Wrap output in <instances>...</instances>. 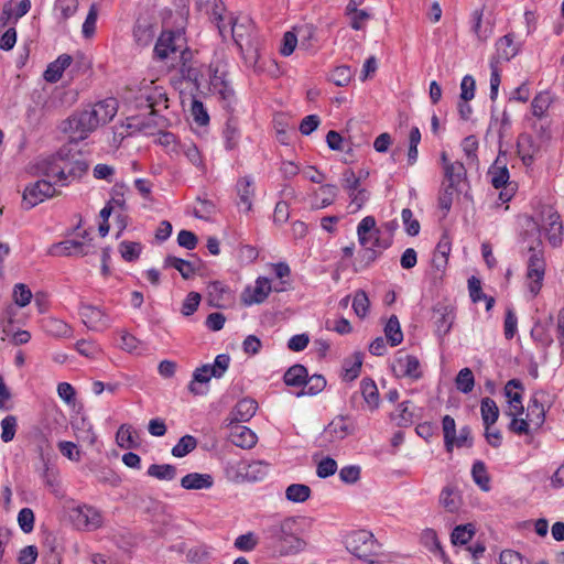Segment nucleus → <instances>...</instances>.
Wrapping results in <instances>:
<instances>
[{"label": "nucleus", "mask_w": 564, "mask_h": 564, "mask_svg": "<svg viewBox=\"0 0 564 564\" xmlns=\"http://www.w3.org/2000/svg\"><path fill=\"white\" fill-rule=\"evenodd\" d=\"M265 533L274 541L281 556L296 555L307 546V542L300 536V523L294 518H285L269 525Z\"/></svg>", "instance_id": "f257e3e1"}, {"label": "nucleus", "mask_w": 564, "mask_h": 564, "mask_svg": "<svg viewBox=\"0 0 564 564\" xmlns=\"http://www.w3.org/2000/svg\"><path fill=\"white\" fill-rule=\"evenodd\" d=\"M528 251L530 253L527 263V278L530 281L529 290L533 295H536L542 288L546 269L542 241L539 237L535 239V243L528 248Z\"/></svg>", "instance_id": "f03ea898"}, {"label": "nucleus", "mask_w": 564, "mask_h": 564, "mask_svg": "<svg viewBox=\"0 0 564 564\" xmlns=\"http://www.w3.org/2000/svg\"><path fill=\"white\" fill-rule=\"evenodd\" d=\"M36 174L46 177L57 178L63 185L66 184L68 176L73 178L79 177L88 170V165L84 161H76L68 170L57 165L55 158L43 159L35 164Z\"/></svg>", "instance_id": "7ed1b4c3"}, {"label": "nucleus", "mask_w": 564, "mask_h": 564, "mask_svg": "<svg viewBox=\"0 0 564 564\" xmlns=\"http://www.w3.org/2000/svg\"><path fill=\"white\" fill-rule=\"evenodd\" d=\"M218 2L221 4L220 0H215L214 2V15L217 21V28L219 34L223 37L227 36V33L230 32L236 45L242 50L245 44L249 43V36L252 31V23L249 19H243L239 21L238 19L230 18L229 20V30H227V25L223 24V17L218 12Z\"/></svg>", "instance_id": "20e7f679"}, {"label": "nucleus", "mask_w": 564, "mask_h": 564, "mask_svg": "<svg viewBox=\"0 0 564 564\" xmlns=\"http://www.w3.org/2000/svg\"><path fill=\"white\" fill-rule=\"evenodd\" d=\"M345 545L349 553L365 561H368L377 550V541L373 534L367 530H357L347 534Z\"/></svg>", "instance_id": "39448f33"}, {"label": "nucleus", "mask_w": 564, "mask_h": 564, "mask_svg": "<svg viewBox=\"0 0 564 564\" xmlns=\"http://www.w3.org/2000/svg\"><path fill=\"white\" fill-rule=\"evenodd\" d=\"M63 131L68 133L72 139L84 140L97 129V121L94 120L91 111L88 108L77 111L63 122Z\"/></svg>", "instance_id": "423d86ee"}, {"label": "nucleus", "mask_w": 564, "mask_h": 564, "mask_svg": "<svg viewBox=\"0 0 564 564\" xmlns=\"http://www.w3.org/2000/svg\"><path fill=\"white\" fill-rule=\"evenodd\" d=\"M70 519L74 525L82 531L90 532L104 525L101 511L89 505H80L73 508Z\"/></svg>", "instance_id": "0eeeda50"}, {"label": "nucleus", "mask_w": 564, "mask_h": 564, "mask_svg": "<svg viewBox=\"0 0 564 564\" xmlns=\"http://www.w3.org/2000/svg\"><path fill=\"white\" fill-rule=\"evenodd\" d=\"M488 176L490 177V183L495 188L498 189L505 187V189L499 193V199L502 203L511 200L514 195V187L509 184V171L501 155H498L494 164L489 167Z\"/></svg>", "instance_id": "6e6552de"}, {"label": "nucleus", "mask_w": 564, "mask_h": 564, "mask_svg": "<svg viewBox=\"0 0 564 564\" xmlns=\"http://www.w3.org/2000/svg\"><path fill=\"white\" fill-rule=\"evenodd\" d=\"M358 241L362 247L372 246L378 247L379 250H384L390 247V240H382L380 238V230L377 228L375 217L366 216L357 226Z\"/></svg>", "instance_id": "1a4fd4ad"}, {"label": "nucleus", "mask_w": 564, "mask_h": 564, "mask_svg": "<svg viewBox=\"0 0 564 564\" xmlns=\"http://www.w3.org/2000/svg\"><path fill=\"white\" fill-rule=\"evenodd\" d=\"M55 195L56 189L51 182L39 180L24 188L22 204L26 209H30Z\"/></svg>", "instance_id": "9d476101"}, {"label": "nucleus", "mask_w": 564, "mask_h": 564, "mask_svg": "<svg viewBox=\"0 0 564 564\" xmlns=\"http://www.w3.org/2000/svg\"><path fill=\"white\" fill-rule=\"evenodd\" d=\"M209 89L214 95H217L223 106L228 111L232 112L236 104V95L234 88L230 86L225 77V74H219L215 69L210 74Z\"/></svg>", "instance_id": "9b49d317"}, {"label": "nucleus", "mask_w": 564, "mask_h": 564, "mask_svg": "<svg viewBox=\"0 0 564 564\" xmlns=\"http://www.w3.org/2000/svg\"><path fill=\"white\" fill-rule=\"evenodd\" d=\"M355 431V424L349 416L337 415L324 429L321 438L326 443H334L346 438Z\"/></svg>", "instance_id": "f8f14e48"}, {"label": "nucleus", "mask_w": 564, "mask_h": 564, "mask_svg": "<svg viewBox=\"0 0 564 564\" xmlns=\"http://www.w3.org/2000/svg\"><path fill=\"white\" fill-rule=\"evenodd\" d=\"M79 314L83 323L91 330L102 332L109 327L110 319L100 307L90 304H82Z\"/></svg>", "instance_id": "ddd939ff"}, {"label": "nucleus", "mask_w": 564, "mask_h": 564, "mask_svg": "<svg viewBox=\"0 0 564 564\" xmlns=\"http://www.w3.org/2000/svg\"><path fill=\"white\" fill-rule=\"evenodd\" d=\"M183 41L184 37L180 32H162L154 46L155 56L160 59L167 58L170 54H174L181 50Z\"/></svg>", "instance_id": "4468645a"}, {"label": "nucleus", "mask_w": 564, "mask_h": 564, "mask_svg": "<svg viewBox=\"0 0 564 564\" xmlns=\"http://www.w3.org/2000/svg\"><path fill=\"white\" fill-rule=\"evenodd\" d=\"M392 370L397 377H408L417 380L422 377L420 370V361L415 356L408 354H400L393 365Z\"/></svg>", "instance_id": "2eb2a0df"}, {"label": "nucleus", "mask_w": 564, "mask_h": 564, "mask_svg": "<svg viewBox=\"0 0 564 564\" xmlns=\"http://www.w3.org/2000/svg\"><path fill=\"white\" fill-rule=\"evenodd\" d=\"M272 291L271 282L267 278H258L253 288H246L241 294V301L245 305L263 303Z\"/></svg>", "instance_id": "dca6fc26"}, {"label": "nucleus", "mask_w": 564, "mask_h": 564, "mask_svg": "<svg viewBox=\"0 0 564 564\" xmlns=\"http://www.w3.org/2000/svg\"><path fill=\"white\" fill-rule=\"evenodd\" d=\"M91 245L85 241L78 240H64L62 242L55 243L50 248V254L57 257H68V256H86L90 252Z\"/></svg>", "instance_id": "f3484780"}, {"label": "nucleus", "mask_w": 564, "mask_h": 564, "mask_svg": "<svg viewBox=\"0 0 564 564\" xmlns=\"http://www.w3.org/2000/svg\"><path fill=\"white\" fill-rule=\"evenodd\" d=\"M230 426L229 440L230 442L241 448H252L258 441L256 433L249 427L239 423L228 424Z\"/></svg>", "instance_id": "a211bd4d"}, {"label": "nucleus", "mask_w": 564, "mask_h": 564, "mask_svg": "<svg viewBox=\"0 0 564 564\" xmlns=\"http://www.w3.org/2000/svg\"><path fill=\"white\" fill-rule=\"evenodd\" d=\"M94 120L97 121V128L112 120L118 111V102L115 98H107L93 106H89Z\"/></svg>", "instance_id": "6ab92c4d"}, {"label": "nucleus", "mask_w": 564, "mask_h": 564, "mask_svg": "<svg viewBox=\"0 0 564 564\" xmlns=\"http://www.w3.org/2000/svg\"><path fill=\"white\" fill-rule=\"evenodd\" d=\"M140 102L145 101V107L151 109V115L155 116L161 109L167 108V95L162 87H153L140 95Z\"/></svg>", "instance_id": "aec40b11"}, {"label": "nucleus", "mask_w": 564, "mask_h": 564, "mask_svg": "<svg viewBox=\"0 0 564 564\" xmlns=\"http://www.w3.org/2000/svg\"><path fill=\"white\" fill-rule=\"evenodd\" d=\"M433 319L436 326V332L440 336L446 335L453 325L454 311L446 305H437L433 310Z\"/></svg>", "instance_id": "412c9836"}, {"label": "nucleus", "mask_w": 564, "mask_h": 564, "mask_svg": "<svg viewBox=\"0 0 564 564\" xmlns=\"http://www.w3.org/2000/svg\"><path fill=\"white\" fill-rule=\"evenodd\" d=\"M258 409V403L256 400L251 398H243L240 400L231 411V420L230 424L232 423H241V422H248L251 420Z\"/></svg>", "instance_id": "4be33fe9"}, {"label": "nucleus", "mask_w": 564, "mask_h": 564, "mask_svg": "<svg viewBox=\"0 0 564 564\" xmlns=\"http://www.w3.org/2000/svg\"><path fill=\"white\" fill-rule=\"evenodd\" d=\"M496 55L492 57L497 63L509 62L519 53V46L513 41L512 34H506L496 42Z\"/></svg>", "instance_id": "5701e85b"}, {"label": "nucleus", "mask_w": 564, "mask_h": 564, "mask_svg": "<svg viewBox=\"0 0 564 564\" xmlns=\"http://www.w3.org/2000/svg\"><path fill=\"white\" fill-rule=\"evenodd\" d=\"M513 389H522V384L517 379H511L505 387V393L508 398L509 410L506 412L507 415L522 414L523 406L521 402V394Z\"/></svg>", "instance_id": "b1692460"}, {"label": "nucleus", "mask_w": 564, "mask_h": 564, "mask_svg": "<svg viewBox=\"0 0 564 564\" xmlns=\"http://www.w3.org/2000/svg\"><path fill=\"white\" fill-rule=\"evenodd\" d=\"M213 484L214 479L208 474L191 473L181 479V486L187 490L208 489Z\"/></svg>", "instance_id": "393cba45"}, {"label": "nucleus", "mask_w": 564, "mask_h": 564, "mask_svg": "<svg viewBox=\"0 0 564 564\" xmlns=\"http://www.w3.org/2000/svg\"><path fill=\"white\" fill-rule=\"evenodd\" d=\"M482 15V10H476L473 12L471 31L480 43L487 42L494 32V23L490 21L484 23Z\"/></svg>", "instance_id": "a878e982"}, {"label": "nucleus", "mask_w": 564, "mask_h": 564, "mask_svg": "<svg viewBox=\"0 0 564 564\" xmlns=\"http://www.w3.org/2000/svg\"><path fill=\"white\" fill-rule=\"evenodd\" d=\"M73 58L68 54H62L58 58L48 64L44 72V79L48 83H56L62 77L63 72L70 65Z\"/></svg>", "instance_id": "bb28decb"}, {"label": "nucleus", "mask_w": 564, "mask_h": 564, "mask_svg": "<svg viewBox=\"0 0 564 564\" xmlns=\"http://www.w3.org/2000/svg\"><path fill=\"white\" fill-rule=\"evenodd\" d=\"M438 502L447 512L454 513L459 510L462 498L458 490L452 486H446L440 494Z\"/></svg>", "instance_id": "cd10ccee"}, {"label": "nucleus", "mask_w": 564, "mask_h": 564, "mask_svg": "<svg viewBox=\"0 0 564 564\" xmlns=\"http://www.w3.org/2000/svg\"><path fill=\"white\" fill-rule=\"evenodd\" d=\"M444 170V178L451 187H458L466 178V169L459 161L453 163H446Z\"/></svg>", "instance_id": "c85d7f7f"}, {"label": "nucleus", "mask_w": 564, "mask_h": 564, "mask_svg": "<svg viewBox=\"0 0 564 564\" xmlns=\"http://www.w3.org/2000/svg\"><path fill=\"white\" fill-rule=\"evenodd\" d=\"M253 182L249 177H241L237 181V193L239 197V204L245 206L246 212H250L252 208V198L254 196Z\"/></svg>", "instance_id": "c756f323"}, {"label": "nucleus", "mask_w": 564, "mask_h": 564, "mask_svg": "<svg viewBox=\"0 0 564 564\" xmlns=\"http://www.w3.org/2000/svg\"><path fill=\"white\" fill-rule=\"evenodd\" d=\"M44 330L54 337L69 338L73 336L72 327L62 319L48 317L43 323Z\"/></svg>", "instance_id": "7c9ffc66"}, {"label": "nucleus", "mask_w": 564, "mask_h": 564, "mask_svg": "<svg viewBox=\"0 0 564 564\" xmlns=\"http://www.w3.org/2000/svg\"><path fill=\"white\" fill-rule=\"evenodd\" d=\"M546 236L549 242L553 247H560L563 241V225L561 217L557 213H551L549 215V225L546 228Z\"/></svg>", "instance_id": "2f4dec72"}, {"label": "nucleus", "mask_w": 564, "mask_h": 564, "mask_svg": "<svg viewBox=\"0 0 564 564\" xmlns=\"http://www.w3.org/2000/svg\"><path fill=\"white\" fill-rule=\"evenodd\" d=\"M525 417L531 423L533 431L539 430L545 421L544 405L536 398L530 400Z\"/></svg>", "instance_id": "473e14b6"}, {"label": "nucleus", "mask_w": 564, "mask_h": 564, "mask_svg": "<svg viewBox=\"0 0 564 564\" xmlns=\"http://www.w3.org/2000/svg\"><path fill=\"white\" fill-rule=\"evenodd\" d=\"M116 442L121 448H137L139 446L138 433L131 425L122 424L116 433Z\"/></svg>", "instance_id": "72a5a7b5"}, {"label": "nucleus", "mask_w": 564, "mask_h": 564, "mask_svg": "<svg viewBox=\"0 0 564 564\" xmlns=\"http://www.w3.org/2000/svg\"><path fill=\"white\" fill-rule=\"evenodd\" d=\"M421 543L433 554L438 555L445 563L447 556L441 545L437 533L433 529H425L421 534Z\"/></svg>", "instance_id": "f704fd0d"}, {"label": "nucleus", "mask_w": 564, "mask_h": 564, "mask_svg": "<svg viewBox=\"0 0 564 564\" xmlns=\"http://www.w3.org/2000/svg\"><path fill=\"white\" fill-rule=\"evenodd\" d=\"M228 294V289L219 281L210 282L207 286L208 303L210 306L223 307Z\"/></svg>", "instance_id": "c9c22d12"}, {"label": "nucleus", "mask_w": 564, "mask_h": 564, "mask_svg": "<svg viewBox=\"0 0 564 564\" xmlns=\"http://www.w3.org/2000/svg\"><path fill=\"white\" fill-rule=\"evenodd\" d=\"M207 367H198L193 373V380L188 384V390L194 395H204L207 393V388L204 384L209 382Z\"/></svg>", "instance_id": "e433bc0d"}, {"label": "nucleus", "mask_w": 564, "mask_h": 564, "mask_svg": "<svg viewBox=\"0 0 564 564\" xmlns=\"http://www.w3.org/2000/svg\"><path fill=\"white\" fill-rule=\"evenodd\" d=\"M174 268L176 269L183 279H191L196 271V267L191 261L174 257L167 256L164 260V268Z\"/></svg>", "instance_id": "4c0bfd02"}, {"label": "nucleus", "mask_w": 564, "mask_h": 564, "mask_svg": "<svg viewBox=\"0 0 564 564\" xmlns=\"http://www.w3.org/2000/svg\"><path fill=\"white\" fill-rule=\"evenodd\" d=\"M307 369L300 364L290 367L283 376V381L289 387H302L306 382Z\"/></svg>", "instance_id": "58836bf2"}, {"label": "nucleus", "mask_w": 564, "mask_h": 564, "mask_svg": "<svg viewBox=\"0 0 564 564\" xmlns=\"http://www.w3.org/2000/svg\"><path fill=\"white\" fill-rule=\"evenodd\" d=\"M361 394L370 409H377L379 405V392L376 382L370 378H365L360 382Z\"/></svg>", "instance_id": "ea45409f"}, {"label": "nucleus", "mask_w": 564, "mask_h": 564, "mask_svg": "<svg viewBox=\"0 0 564 564\" xmlns=\"http://www.w3.org/2000/svg\"><path fill=\"white\" fill-rule=\"evenodd\" d=\"M481 419L485 427L488 430L495 424L499 416V409L496 402L490 398H484L480 404Z\"/></svg>", "instance_id": "a19ab883"}, {"label": "nucleus", "mask_w": 564, "mask_h": 564, "mask_svg": "<svg viewBox=\"0 0 564 564\" xmlns=\"http://www.w3.org/2000/svg\"><path fill=\"white\" fill-rule=\"evenodd\" d=\"M475 532V527L471 523L457 525L451 534V541L454 545H465L474 538Z\"/></svg>", "instance_id": "79ce46f5"}, {"label": "nucleus", "mask_w": 564, "mask_h": 564, "mask_svg": "<svg viewBox=\"0 0 564 564\" xmlns=\"http://www.w3.org/2000/svg\"><path fill=\"white\" fill-rule=\"evenodd\" d=\"M552 102V97L547 91L539 93L531 102L533 116L538 119H543Z\"/></svg>", "instance_id": "37998d69"}, {"label": "nucleus", "mask_w": 564, "mask_h": 564, "mask_svg": "<svg viewBox=\"0 0 564 564\" xmlns=\"http://www.w3.org/2000/svg\"><path fill=\"white\" fill-rule=\"evenodd\" d=\"M229 364H230L229 355L220 354L215 358V361L213 365L206 364V365H203L202 367H207V372H208L209 379H212V378L219 379L227 371Z\"/></svg>", "instance_id": "c03bdc74"}, {"label": "nucleus", "mask_w": 564, "mask_h": 564, "mask_svg": "<svg viewBox=\"0 0 564 564\" xmlns=\"http://www.w3.org/2000/svg\"><path fill=\"white\" fill-rule=\"evenodd\" d=\"M384 334L391 346H398L403 340L400 322L395 315H392L384 327Z\"/></svg>", "instance_id": "a18cd8bd"}, {"label": "nucleus", "mask_w": 564, "mask_h": 564, "mask_svg": "<svg viewBox=\"0 0 564 564\" xmlns=\"http://www.w3.org/2000/svg\"><path fill=\"white\" fill-rule=\"evenodd\" d=\"M148 475L160 480H173L176 477V468L170 464H152L148 468Z\"/></svg>", "instance_id": "49530a36"}, {"label": "nucleus", "mask_w": 564, "mask_h": 564, "mask_svg": "<svg viewBox=\"0 0 564 564\" xmlns=\"http://www.w3.org/2000/svg\"><path fill=\"white\" fill-rule=\"evenodd\" d=\"M311 496V488L303 484H292L285 490L288 500L296 503L306 501Z\"/></svg>", "instance_id": "de8ad7c7"}, {"label": "nucleus", "mask_w": 564, "mask_h": 564, "mask_svg": "<svg viewBox=\"0 0 564 564\" xmlns=\"http://www.w3.org/2000/svg\"><path fill=\"white\" fill-rule=\"evenodd\" d=\"M306 389L300 391L296 395H315L322 392L326 387V379L322 375H313L312 377H306V382L304 383Z\"/></svg>", "instance_id": "09e8293b"}, {"label": "nucleus", "mask_w": 564, "mask_h": 564, "mask_svg": "<svg viewBox=\"0 0 564 564\" xmlns=\"http://www.w3.org/2000/svg\"><path fill=\"white\" fill-rule=\"evenodd\" d=\"M471 475L474 481L479 486V488L484 491H489L490 489V478L488 476L486 466L482 462L477 460L474 463L471 468Z\"/></svg>", "instance_id": "8fccbe9b"}, {"label": "nucleus", "mask_w": 564, "mask_h": 564, "mask_svg": "<svg viewBox=\"0 0 564 564\" xmlns=\"http://www.w3.org/2000/svg\"><path fill=\"white\" fill-rule=\"evenodd\" d=\"M197 446V440L192 435L182 436L177 444L172 448V455L175 457H184Z\"/></svg>", "instance_id": "3c124183"}, {"label": "nucleus", "mask_w": 564, "mask_h": 564, "mask_svg": "<svg viewBox=\"0 0 564 564\" xmlns=\"http://www.w3.org/2000/svg\"><path fill=\"white\" fill-rule=\"evenodd\" d=\"M456 388L463 393H469L475 386V378L469 368H463L455 379Z\"/></svg>", "instance_id": "603ef678"}, {"label": "nucleus", "mask_w": 564, "mask_h": 564, "mask_svg": "<svg viewBox=\"0 0 564 564\" xmlns=\"http://www.w3.org/2000/svg\"><path fill=\"white\" fill-rule=\"evenodd\" d=\"M443 433H444V443L446 451L451 453L454 447L455 434H456V424L455 420L451 415H445L442 421Z\"/></svg>", "instance_id": "864d4df0"}, {"label": "nucleus", "mask_w": 564, "mask_h": 564, "mask_svg": "<svg viewBox=\"0 0 564 564\" xmlns=\"http://www.w3.org/2000/svg\"><path fill=\"white\" fill-rule=\"evenodd\" d=\"M354 76V70L346 65L336 67L329 75L332 80L338 87L347 86Z\"/></svg>", "instance_id": "5fc2aeb1"}, {"label": "nucleus", "mask_w": 564, "mask_h": 564, "mask_svg": "<svg viewBox=\"0 0 564 564\" xmlns=\"http://www.w3.org/2000/svg\"><path fill=\"white\" fill-rule=\"evenodd\" d=\"M224 135L226 139V149L234 150L237 147L239 138V129L237 126V121L234 118L228 119L226 128L224 130Z\"/></svg>", "instance_id": "6e6d98bb"}, {"label": "nucleus", "mask_w": 564, "mask_h": 564, "mask_svg": "<svg viewBox=\"0 0 564 564\" xmlns=\"http://www.w3.org/2000/svg\"><path fill=\"white\" fill-rule=\"evenodd\" d=\"M153 30L149 24L138 23L133 29V36L140 46H147L153 39Z\"/></svg>", "instance_id": "4d7b16f0"}, {"label": "nucleus", "mask_w": 564, "mask_h": 564, "mask_svg": "<svg viewBox=\"0 0 564 564\" xmlns=\"http://www.w3.org/2000/svg\"><path fill=\"white\" fill-rule=\"evenodd\" d=\"M370 302L365 291L359 290L356 292L352 301V308L357 316L364 318L369 311Z\"/></svg>", "instance_id": "13d9d810"}, {"label": "nucleus", "mask_w": 564, "mask_h": 564, "mask_svg": "<svg viewBox=\"0 0 564 564\" xmlns=\"http://www.w3.org/2000/svg\"><path fill=\"white\" fill-rule=\"evenodd\" d=\"M17 417L14 415H7L1 421V440L4 443L11 442L17 432Z\"/></svg>", "instance_id": "bf43d9fd"}, {"label": "nucleus", "mask_w": 564, "mask_h": 564, "mask_svg": "<svg viewBox=\"0 0 564 564\" xmlns=\"http://www.w3.org/2000/svg\"><path fill=\"white\" fill-rule=\"evenodd\" d=\"M119 251L126 261L131 262L139 258L141 245L133 241H122L119 246Z\"/></svg>", "instance_id": "052dcab7"}, {"label": "nucleus", "mask_w": 564, "mask_h": 564, "mask_svg": "<svg viewBox=\"0 0 564 564\" xmlns=\"http://www.w3.org/2000/svg\"><path fill=\"white\" fill-rule=\"evenodd\" d=\"M337 470V463L334 458L327 456L324 457L316 467V475L319 478H327L333 476Z\"/></svg>", "instance_id": "680f3d73"}, {"label": "nucleus", "mask_w": 564, "mask_h": 564, "mask_svg": "<svg viewBox=\"0 0 564 564\" xmlns=\"http://www.w3.org/2000/svg\"><path fill=\"white\" fill-rule=\"evenodd\" d=\"M34 512L30 508H23L18 514V523L24 533H30L34 528Z\"/></svg>", "instance_id": "e2e57ef3"}, {"label": "nucleus", "mask_w": 564, "mask_h": 564, "mask_svg": "<svg viewBox=\"0 0 564 564\" xmlns=\"http://www.w3.org/2000/svg\"><path fill=\"white\" fill-rule=\"evenodd\" d=\"M402 221L405 226V231L410 236H416L420 232V223L413 218V213L410 208H404L401 213Z\"/></svg>", "instance_id": "0e129e2a"}, {"label": "nucleus", "mask_w": 564, "mask_h": 564, "mask_svg": "<svg viewBox=\"0 0 564 564\" xmlns=\"http://www.w3.org/2000/svg\"><path fill=\"white\" fill-rule=\"evenodd\" d=\"M13 297L17 305L24 307L31 302L32 292L25 284L19 283L14 286Z\"/></svg>", "instance_id": "69168bd1"}, {"label": "nucleus", "mask_w": 564, "mask_h": 564, "mask_svg": "<svg viewBox=\"0 0 564 564\" xmlns=\"http://www.w3.org/2000/svg\"><path fill=\"white\" fill-rule=\"evenodd\" d=\"M258 544V538L253 532L239 535L235 540V546L243 552L252 551Z\"/></svg>", "instance_id": "338daca9"}, {"label": "nucleus", "mask_w": 564, "mask_h": 564, "mask_svg": "<svg viewBox=\"0 0 564 564\" xmlns=\"http://www.w3.org/2000/svg\"><path fill=\"white\" fill-rule=\"evenodd\" d=\"M200 294L197 292H189L186 296V299L183 301L182 304V314L184 316H189L196 312L198 308V305L200 303Z\"/></svg>", "instance_id": "774afa93"}]
</instances>
